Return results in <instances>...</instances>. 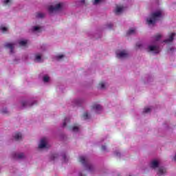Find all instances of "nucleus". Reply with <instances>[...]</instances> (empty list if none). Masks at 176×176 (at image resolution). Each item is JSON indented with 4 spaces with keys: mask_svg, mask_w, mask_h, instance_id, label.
Wrapping results in <instances>:
<instances>
[{
    "mask_svg": "<svg viewBox=\"0 0 176 176\" xmlns=\"http://www.w3.org/2000/svg\"><path fill=\"white\" fill-rule=\"evenodd\" d=\"M160 17H162V11L151 13L149 18L146 19L147 24H148V25H155Z\"/></svg>",
    "mask_w": 176,
    "mask_h": 176,
    "instance_id": "1",
    "label": "nucleus"
},
{
    "mask_svg": "<svg viewBox=\"0 0 176 176\" xmlns=\"http://www.w3.org/2000/svg\"><path fill=\"white\" fill-rule=\"evenodd\" d=\"M79 162L80 163H82V164H83V166L87 170H88V171H93V168H94V167L93 166V165H91V164H90L89 160H87L86 157L80 156L79 157Z\"/></svg>",
    "mask_w": 176,
    "mask_h": 176,
    "instance_id": "2",
    "label": "nucleus"
},
{
    "mask_svg": "<svg viewBox=\"0 0 176 176\" xmlns=\"http://www.w3.org/2000/svg\"><path fill=\"white\" fill-rule=\"evenodd\" d=\"M61 10V3H58L55 6H50L48 8L50 13H53V12H57V10Z\"/></svg>",
    "mask_w": 176,
    "mask_h": 176,
    "instance_id": "3",
    "label": "nucleus"
},
{
    "mask_svg": "<svg viewBox=\"0 0 176 176\" xmlns=\"http://www.w3.org/2000/svg\"><path fill=\"white\" fill-rule=\"evenodd\" d=\"M148 52H154L155 54L160 53V47L156 45H150L148 46Z\"/></svg>",
    "mask_w": 176,
    "mask_h": 176,
    "instance_id": "4",
    "label": "nucleus"
},
{
    "mask_svg": "<svg viewBox=\"0 0 176 176\" xmlns=\"http://www.w3.org/2000/svg\"><path fill=\"white\" fill-rule=\"evenodd\" d=\"M127 57H129V54L126 50H123L120 52L119 54H117L118 58H127Z\"/></svg>",
    "mask_w": 176,
    "mask_h": 176,
    "instance_id": "5",
    "label": "nucleus"
},
{
    "mask_svg": "<svg viewBox=\"0 0 176 176\" xmlns=\"http://www.w3.org/2000/svg\"><path fill=\"white\" fill-rule=\"evenodd\" d=\"M92 109L96 111V113H100L102 111V107L100 104H94Z\"/></svg>",
    "mask_w": 176,
    "mask_h": 176,
    "instance_id": "6",
    "label": "nucleus"
},
{
    "mask_svg": "<svg viewBox=\"0 0 176 176\" xmlns=\"http://www.w3.org/2000/svg\"><path fill=\"white\" fill-rule=\"evenodd\" d=\"M39 149H42L43 148H46V138L41 139L40 142V144L38 145Z\"/></svg>",
    "mask_w": 176,
    "mask_h": 176,
    "instance_id": "7",
    "label": "nucleus"
},
{
    "mask_svg": "<svg viewBox=\"0 0 176 176\" xmlns=\"http://www.w3.org/2000/svg\"><path fill=\"white\" fill-rule=\"evenodd\" d=\"M175 35V33H172L170 36H169V38L168 39H166L164 41V43H168L170 42H173V41H174V36Z\"/></svg>",
    "mask_w": 176,
    "mask_h": 176,
    "instance_id": "8",
    "label": "nucleus"
},
{
    "mask_svg": "<svg viewBox=\"0 0 176 176\" xmlns=\"http://www.w3.org/2000/svg\"><path fill=\"white\" fill-rule=\"evenodd\" d=\"M13 157L14 159H24V153H14Z\"/></svg>",
    "mask_w": 176,
    "mask_h": 176,
    "instance_id": "9",
    "label": "nucleus"
},
{
    "mask_svg": "<svg viewBox=\"0 0 176 176\" xmlns=\"http://www.w3.org/2000/svg\"><path fill=\"white\" fill-rule=\"evenodd\" d=\"M166 168L164 167H160L158 170V173L157 175H164V174H166Z\"/></svg>",
    "mask_w": 176,
    "mask_h": 176,
    "instance_id": "10",
    "label": "nucleus"
},
{
    "mask_svg": "<svg viewBox=\"0 0 176 176\" xmlns=\"http://www.w3.org/2000/svg\"><path fill=\"white\" fill-rule=\"evenodd\" d=\"M14 138L16 141H20V140H21V138H23L21 133H20V132L16 133L15 135H14Z\"/></svg>",
    "mask_w": 176,
    "mask_h": 176,
    "instance_id": "11",
    "label": "nucleus"
},
{
    "mask_svg": "<svg viewBox=\"0 0 176 176\" xmlns=\"http://www.w3.org/2000/svg\"><path fill=\"white\" fill-rule=\"evenodd\" d=\"M151 168H157L159 167V162L156 160H153L151 163Z\"/></svg>",
    "mask_w": 176,
    "mask_h": 176,
    "instance_id": "12",
    "label": "nucleus"
},
{
    "mask_svg": "<svg viewBox=\"0 0 176 176\" xmlns=\"http://www.w3.org/2000/svg\"><path fill=\"white\" fill-rule=\"evenodd\" d=\"M14 44L10 43H7L5 45V47H7L8 49H10V53H13V49H14Z\"/></svg>",
    "mask_w": 176,
    "mask_h": 176,
    "instance_id": "13",
    "label": "nucleus"
},
{
    "mask_svg": "<svg viewBox=\"0 0 176 176\" xmlns=\"http://www.w3.org/2000/svg\"><path fill=\"white\" fill-rule=\"evenodd\" d=\"M43 17H45V14H43L42 12H37L36 14V19H43Z\"/></svg>",
    "mask_w": 176,
    "mask_h": 176,
    "instance_id": "14",
    "label": "nucleus"
},
{
    "mask_svg": "<svg viewBox=\"0 0 176 176\" xmlns=\"http://www.w3.org/2000/svg\"><path fill=\"white\" fill-rule=\"evenodd\" d=\"M120 12H123V7L117 6L116 13H120Z\"/></svg>",
    "mask_w": 176,
    "mask_h": 176,
    "instance_id": "15",
    "label": "nucleus"
},
{
    "mask_svg": "<svg viewBox=\"0 0 176 176\" xmlns=\"http://www.w3.org/2000/svg\"><path fill=\"white\" fill-rule=\"evenodd\" d=\"M135 30L134 29H130L128 32H127V35H131L133 34H135Z\"/></svg>",
    "mask_w": 176,
    "mask_h": 176,
    "instance_id": "16",
    "label": "nucleus"
},
{
    "mask_svg": "<svg viewBox=\"0 0 176 176\" xmlns=\"http://www.w3.org/2000/svg\"><path fill=\"white\" fill-rule=\"evenodd\" d=\"M98 86L99 89H105V83L103 82H100Z\"/></svg>",
    "mask_w": 176,
    "mask_h": 176,
    "instance_id": "17",
    "label": "nucleus"
},
{
    "mask_svg": "<svg viewBox=\"0 0 176 176\" xmlns=\"http://www.w3.org/2000/svg\"><path fill=\"white\" fill-rule=\"evenodd\" d=\"M19 43L20 46H25L27 45V41H21Z\"/></svg>",
    "mask_w": 176,
    "mask_h": 176,
    "instance_id": "18",
    "label": "nucleus"
},
{
    "mask_svg": "<svg viewBox=\"0 0 176 176\" xmlns=\"http://www.w3.org/2000/svg\"><path fill=\"white\" fill-rule=\"evenodd\" d=\"M162 38L161 34H157L154 36L155 41H160V38Z\"/></svg>",
    "mask_w": 176,
    "mask_h": 176,
    "instance_id": "19",
    "label": "nucleus"
},
{
    "mask_svg": "<svg viewBox=\"0 0 176 176\" xmlns=\"http://www.w3.org/2000/svg\"><path fill=\"white\" fill-rule=\"evenodd\" d=\"M72 131L78 132L79 131V127L78 126H74L72 127Z\"/></svg>",
    "mask_w": 176,
    "mask_h": 176,
    "instance_id": "20",
    "label": "nucleus"
},
{
    "mask_svg": "<svg viewBox=\"0 0 176 176\" xmlns=\"http://www.w3.org/2000/svg\"><path fill=\"white\" fill-rule=\"evenodd\" d=\"M144 113H148V112H151V109L150 108H144V111H143Z\"/></svg>",
    "mask_w": 176,
    "mask_h": 176,
    "instance_id": "21",
    "label": "nucleus"
},
{
    "mask_svg": "<svg viewBox=\"0 0 176 176\" xmlns=\"http://www.w3.org/2000/svg\"><path fill=\"white\" fill-rule=\"evenodd\" d=\"M41 58H42V57L41 56V55H36L35 60H36V61H41Z\"/></svg>",
    "mask_w": 176,
    "mask_h": 176,
    "instance_id": "22",
    "label": "nucleus"
},
{
    "mask_svg": "<svg viewBox=\"0 0 176 176\" xmlns=\"http://www.w3.org/2000/svg\"><path fill=\"white\" fill-rule=\"evenodd\" d=\"M82 116H83L84 119H85V120L89 119V113H84Z\"/></svg>",
    "mask_w": 176,
    "mask_h": 176,
    "instance_id": "23",
    "label": "nucleus"
},
{
    "mask_svg": "<svg viewBox=\"0 0 176 176\" xmlns=\"http://www.w3.org/2000/svg\"><path fill=\"white\" fill-rule=\"evenodd\" d=\"M43 82H49V76H44L43 77Z\"/></svg>",
    "mask_w": 176,
    "mask_h": 176,
    "instance_id": "24",
    "label": "nucleus"
},
{
    "mask_svg": "<svg viewBox=\"0 0 176 176\" xmlns=\"http://www.w3.org/2000/svg\"><path fill=\"white\" fill-rule=\"evenodd\" d=\"M56 157H58V155L54 154L52 155L51 159H52V160H54V159H56Z\"/></svg>",
    "mask_w": 176,
    "mask_h": 176,
    "instance_id": "25",
    "label": "nucleus"
},
{
    "mask_svg": "<svg viewBox=\"0 0 176 176\" xmlns=\"http://www.w3.org/2000/svg\"><path fill=\"white\" fill-rule=\"evenodd\" d=\"M0 29L1 30V31H3V32H6L8 31V28L6 27H1L0 28Z\"/></svg>",
    "mask_w": 176,
    "mask_h": 176,
    "instance_id": "26",
    "label": "nucleus"
},
{
    "mask_svg": "<svg viewBox=\"0 0 176 176\" xmlns=\"http://www.w3.org/2000/svg\"><path fill=\"white\" fill-rule=\"evenodd\" d=\"M22 107H27V105H29L28 102L23 101L21 102Z\"/></svg>",
    "mask_w": 176,
    "mask_h": 176,
    "instance_id": "27",
    "label": "nucleus"
},
{
    "mask_svg": "<svg viewBox=\"0 0 176 176\" xmlns=\"http://www.w3.org/2000/svg\"><path fill=\"white\" fill-rule=\"evenodd\" d=\"M67 122H68V120L67 118H65L64 120L63 124V127H65L67 126Z\"/></svg>",
    "mask_w": 176,
    "mask_h": 176,
    "instance_id": "28",
    "label": "nucleus"
},
{
    "mask_svg": "<svg viewBox=\"0 0 176 176\" xmlns=\"http://www.w3.org/2000/svg\"><path fill=\"white\" fill-rule=\"evenodd\" d=\"M64 57V55L60 54L56 56L57 60H61Z\"/></svg>",
    "mask_w": 176,
    "mask_h": 176,
    "instance_id": "29",
    "label": "nucleus"
},
{
    "mask_svg": "<svg viewBox=\"0 0 176 176\" xmlns=\"http://www.w3.org/2000/svg\"><path fill=\"white\" fill-rule=\"evenodd\" d=\"M141 46H142V44H141L140 43H138L136 44V47L137 49H140L141 48Z\"/></svg>",
    "mask_w": 176,
    "mask_h": 176,
    "instance_id": "30",
    "label": "nucleus"
},
{
    "mask_svg": "<svg viewBox=\"0 0 176 176\" xmlns=\"http://www.w3.org/2000/svg\"><path fill=\"white\" fill-rule=\"evenodd\" d=\"M102 0H94V5H97V3H100V2Z\"/></svg>",
    "mask_w": 176,
    "mask_h": 176,
    "instance_id": "31",
    "label": "nucleus"
},
{
    "mask_svg": "<svg viewBox=\"0 0 176 176\" xmlns=\"http://www.w3.org/2000/svg\"><path fill=\"white\" fill-rule=\"evenodd\" d=\"M3 3L4 5H8V3H10V0H5Z\"/></svg>",
    "mask_w": 176,
    "mask_h": 176,
    "instance_id": "32",
    "label": "nucleus"
},
{
    "mask_svg": "<svg viewBox=\"0 0 176 176\" xmlns=\"http://www.w3.org/2000/svg\"><path fill=\"white\" fill-rule=\"evenodd\" d=\"M102 151H107V146H102V148H101Z\"/></svg>",
    "mask_w": 176,
    "mask_h": 176,
    "instance_id": "33",
    "label": "nucleus"
},
{
    "mask_svg": "<svg viewBox=\"0 0 176 176\" xmlns=\"http://www.w3.org/2000/svg\"><path fill=\"white\" fill-rule=\"evenodd\" d=\"M38 30H39V27H38V26L34 27V31H38Z\"/></svg>",
    "mask_w": 176,
    "mask_h": 176,
    "instance_id": "34",
    "label": "nucleus"
},
{
    "mask_svg": "<svg viewBox=\"0 0 176 176\" xmlns=\"http://www.w3.org/2000/svg\"><path fill=\"white\" fill-rule=\"evenodd\" d=\"M107 27H108V28H112V27H113V25H112V23H109V24H108L107 25Z\"/></svg>",
    "mask_w": 176,
    "mask_h": 176,
    "instance_id": "35",
    "label": "nucleus"
},
{
    "mask_svg": "<svg viewBox=\"0 0 176 176\" xmlns=\"http://www.w3.org/2000/svg\"><path fill=\"white\" fill-rule=\"evenodd\" d=\"M63 160H64L65 162H67V156L65 155V154H64V155H63Z\"/></svg>",
    "mask_w": 176,
    "mask_h": 176,
    "instance_id": "36",
    "label": "nucleus"
},
{
    "mask_svg": "<svg viewBox=\"0 0 176 176\" xmlns=\"http://www.w3.org/2000/svg\"><path fill=\"white\" fill-rule=\"evenodd\" d=\"M1 113H8V110H7V109L2 110V111H1Z\"/></svg>",
    "mask_w": 176,
    "mask_h": 176,
    "instance_id": "37",
    "label": "nucleus"
},
{
    "mask_svg": "<svg viewBox=\"0 0 176 176\" xmlns=\"http://www.w3.org/2000/svg\"><path fill=\"white\" fill-rule=\"evenodd\" d=\"M116 156H120V153H116Z\"/></svg>",
    "mask_w": 176,
    "mask_h": 176,
    "instance_id": "38",
    "label": "nucleus"
},
{
    "mask_svg": "<svg viewBox=\"0 0 176 176\" xmlns=\"http://www.w3.org/2000/svg\"><path fill=\"white\" fill-rule=\"evenodd\" d=\"M85 0H81V1H80L81 3H85Z\"/></svg>",
    "mask_w": 176,
    "mask_h": 176,
    "instance_id": "39",
    "label": "nucleus"
},
{
    "mask_svg": "<svg viewBox=\"0 0 176 176\" xmlns=\"http://www.w3.org/2000/svg\"><path fill=\"white\" fill-rule=\"evenodd\" d=\"M79 175H80V176H85V175H83V174H82V173H80L79 174Z\"/></svg>",
    "mask_w": 176,
    "mask_h": 176,
    "instance_id": "40",
    "label": "nucleus"
},
{
    "mask_svg": "<svg viewBox=\"0 0 176 176\" xmlns=\"http://www.w3.org/2000/svg\"><path fill=\"white\" fill-rule=\"evenodd\" d=\"M173 50H174V48H170V52H173Z\"/></svg>",
    "mask_w": 176,
    "mask_h": 176,
    "instance_id": "41",
    "label": "nucleus"
},
{
    "mask_svg": "<svg viewBox=\"0 0 176 176\" xmlns=\"http://www.w3.org/2000/svg\"><path fill=\"white\" fill-rule=\"evenodd\" d=\"M174 160L176 162V154L175 155Z\"/></svg>",
    "mask_w": 176,
    "mask_h": 176,
    "instance_id": "42",
    "label": "nucleus"
},
{
    "mask_svg": "<svg viewBox=\"0 0 176 176\" xmlns=\"http://www.w3.org/2000/svg\"><path fill=\"white\" fill-rule=\"evenodd\" d=\"M30 107H32V104H29Z\"/></svg>",
    "mask_w": 176,
    "mask_h": 176,
    "instance_id": "43",
    "label": "nucleus"
}]
</instances>
